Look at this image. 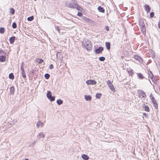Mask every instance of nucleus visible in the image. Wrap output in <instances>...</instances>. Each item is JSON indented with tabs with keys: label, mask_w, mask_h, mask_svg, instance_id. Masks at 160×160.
<instances>
[{
	"label": "nucleus",
	"mask_w": 160,
	"mask_h": 160,
	"mask_svg": "<svg viewBox=\"0 0 160 160\" xmlns=\"http://www.w3.org/2000/svg\"><path fill=\"white\" fill-rule=\"evenodd\" d=\"M31 73H32V74H34V70H32L31 71Z\"/></svg>",
	"instance_id": "8fccbe9b"
},
{
	"label": "nucleus",
	"mask_w": 160,
	"mask_h": 160,
	"mask_svg": "<svg viewBox=\"0 0 160 160\" xmlns=\"http://www.w3.org/2000/svg\"><path fill=\"white\" fill-rule=\"evenodd\" d=\"M14 76L13 73H10L9 74V78L10 79L13 80L14 78Z\"/></svg>",
	"instance_id": "bb28decb"
},
{
	"label": "nucleus",
	"mask_w": 160,
	"mask_h": 160,
	"mask_svg": "<svg viewBox=\"0 0 160 160\" xmlns=\"http://www.w3.org/2000/svg\"><path fill=\"white\" fill-rule=\"evenodd\" d=\"M134 58L135 59L138 61L140 63H141L143 62L142 58L141 57H140L139 56H138L137 55H135L134 56Z\"/></svg>",
	"instance_id": "1a4fd4ad"
},
{
	"label": "nucleus",
	"mask_w": 160,
	"mask_h": 160,
	"mask_svg": "<svg viewBox=\"0 0 160 160\" xmlns=\"http://www.w3.org/2000/svg\"><path fill=\"white\" fill-rule=\"evenodd\" d=\"M24 160H29V159L27 158H25Z\"/></svg>",
	"instance_id": "603ef678"
},
{
	"label": "nucleus",
	"mask_w": 160,
	"mask_h": 160,
	"mask_svg": "<svg viewBox=\"0 0 160 160\" xmlns=\"http://www.w3.org/2000/svg\"><path fill=\"white\" fill-rule=\"evenodd\" d=\"M107 84L110 88V89L114 92L115 91V89L111 81L110 80H108L107 82Z\"/></svg>",
	"instance_id": "39448f33"
},
{
	"label": "nucleus",
	"mask_w": 160,
	"mask_h": 160,
	"mask_svg": "<svg viewBox=\"0 0 160 160\" xmlns=\"http://www.w3.org/2000/svg\"><path fill=\"white\" fill-rule=\"evenodd\" d=\"M106 47L107 49L109 50L110 49V43L109 42H107L105 43Z\"/></svg>",
	"instance_id": "aec40b11"
},
{
	"label": "nucleus",
	"mask_w": 160,
	"mask_h": 160,
	"mask_svg": "<svg viewBox=\"0 0 160 160\" xmlns=\"http://www.w3.org/2000/svg\"><path fill=\"white\" fill-rule=\"evenodd\" d=\"M15 10L12 8H10V12L12 14H14L15 13Z\"/></svg>",
	"instance_id": "2f4dec72"
},
{
	"label": "nucleus",
	"mask_w": 160,
	"mask_h": 160,
	"mask_svg": "<svg viewBox=\"0 0 160 160\" xmlns=\"http://www.w3.org/2000/svg\"><path fill=\"white\" fill-rule=\"evenodd\" d=\"M36 142H33L32 144H31L30 145V146H31V147H33V145H34L35 144V143Z\"/></svg>",
	"instance_id": "c03bdc74"
},
{
	"label": "nucleus",
	"mask_w": 160,
	"mask_h": 160,
	"mask_svg": "<svg viewBox=\"0 0 160 160\" xmlns=\"http://www.w3.org/2000/svg\"><path fill=\"white\" fill-rule=\"evenodd\" d=\"M50 75L48 73H46L44 75V77L46 79H48L50 77Z\"/></svg>",
	"instance_id": "c756f323"
},
{
	"label": "nucleus",
	"mask_w": 160,
	"mask_h": 160,
	"mask_svg": "<svg viewBox=\"0 0 160 160\" xmlns=\"http://www.w3.org/2000/svg\"><path fill=\"white\" fill-rule=\"evenodd\" d=\"M143 116H144L146 117H147L148 116L147 114L145 113H143Z\"/></svg>",
	"instance_id": "49530a36"
},
{
	"label": "nucleus",
	"mask_w": 160,
	"mask_h": 160,
	"mask_svg": "<svg viewBox=\"0 0 160 160\" xmlns=\"http://www.w3.org/2000/svg\"><path fill=\"white\" fill-rule=\"evenodd\" d=\"M138 92L139 95V97L140 98L145 100V97L146 95L145 92L142 90H138Z\"/></svg>",
	"instance_id": "7ed1b4c3"
},
{
	"label": "nucleus",
	"mask_w": 160,
	"mask_h": 160,
	"mask_svg": "<svg viewBox=\"0 0 160 160\" xmlns=\"http://www.w3.org/2000/svg\"><path fill=\"white\" fill-rule=\"evenodd\" d=\"M5 60V57L3 55L0 56V61L2 62H4Z\"/></svg>",
	"instance_id": "393cba45"
},
{
	"label": "nucleus",
	"mask_w": 160,
	"mask_h": 160,
	"mask_svg": "<svg viewBox=\"0 0 160 160\" xmlns=\"http://www.w3.org/2000/svg\"><path fill=\"white\" fill-rule=\"evenodd\" d=\"M39 61L38 62V63L39 64H41L42 62H43L44 61L43 59H39Z\"/></svg>",
	"instance_id": "e433bc0d"
},
{
	"label": "nucleus",
	"mask_w": 160,
	"mask_h": 160,
	"mask_svg": "<svg viewBox=\"0 0 160 160\" xmlns=\"http://www.w3.org/2000/svg\"><path fill=\"white\" fill-rule=\"evenodd\" d=\"M52 93L51 92L48 91L47 94V97L48 98H49L52 96Z\"/></svg>",
	"instance_id": "4be33fe9"
},
{
	"label": "nucleus",
	"mask_w": 160,
	"mask_h": 160,
	"mask_svg": "<svg viewBox=\"0 0 160 160\" xmlns=\"http://www.w3.org/2000/svg\"><path fill=\"white\" fill-rule=\"evenodd\" d=\"M82 158L85 160H88L89 158V157L87 155L85 154L82 155Z\"/></svg>",
	"instance_id": "412c9836"
},
{
	"label": "nucleus",
	"mask_w": 160,
	"mask_h": 160,
	"mask_svg": "<svg viewBox=\"0 0 160 160\" xmlns=\"http://www.w3.org/2000/svg\"><path fill=\"white\" fill-rule=\"evenodd\" d=\"M99 60L101 61H103L105 59V58L104 57H101L99 58Z\"/></svg>",
	"instance_id": "f704fd0d"
},
{
	"label": "nucleus",
	"mask_w": 160,
	"mask_h": 160,
	"mask_svg": "<svg viewBox=\"0 0 160 160\" xmlns=\"http://www.w3.org/2000/svg\"><path fill=\"white\" fill-rule=\"evenodd\" d=\"M145 10L147 11V12H150L151 10V8L148 5H145L144 6Z\"/></svg>",
	"instance_id": "f8f14e48"
},
{
	"label": "nucleus",
	"mask_w": 160,
	"mask_h": 160,
	"mask_svg": "<svg viewBox=\"0 0 160 160\" xmlns=\"http://www.w3.org/2000/svg\"><path fill=\"white\" fill-rule=\"evenodd\" d=\"M5 32L4 29L3 28H0V33H3Z\"/></svg>",
	"instance_id": "72a5a7b5"
},
{
	"label": "nucleus",
	"mask_w": 160,
	"mask_h": 160,
	"mask_svg": "<svg viewBox=\"0 0 160 160\" xmlns=\"http://www.w3.org/2000/svg\"><path fill=\"white\" fill-rule=\"evenodd\" d=\"M138 78L140 79H142L144 78V77L142 75L141 73H138Z\"/></svg>",
	"instance_id": "7c9ffc66"
},
{
	"label": "nucleus",
	"mask_w": 160,
	"mask_h": 160,
	"mask_svg": "<svg viewBox=\"0 0 160 160\" xmlns=\"http://www.w3.org/2000/svg\"><path fill=\"white\" fill-rule=\"evenodd\" d=\"M56 56L57 58L59 59L60 60L62 61V55L61 52H58L56 54Z\"/></svg>",
	"instance_id": "6e6552de"
},
{
	"label": "nucleus",
	"mask_w": 160,
	"mask_h": 160,
	"mask_svg": "<svg viewBox=\"0 0 160 160\" xmlns=\"http://www.w3.org/2000/svg\"><path fill=\"white\" fill-rule=\"evenodd\" d=\"M140 30L142 32V33L145 35L146 34V31L145 26L140 27Z\"/></svg>",
	"instance_id": "9d476101"
},
{
	"label": "nucleus",
	"mask_w": 160,
	"mask_h": 160,
	"mask_svg": "<svg viewBox=\"0 0 160 160\" xmlns=\"http://www.w3.org/2000/svg\"><path fill=\"white\" fill-rule=\"evenodd\" d=\"M77 15L79 16H80V17H81V16H82V12H78V14H77Z\"/></svg>",
	"instance_id": "ea45409f"
},
{
	"label": "nucleus",
	"mask_w": 160,
	"mask_h": 160,
	"mask_svg": "<svg viewBox=\"0 0 160 160\" xmlns=\"http://www.w3.org/2000/svg\"><path fill=\"white\" fill-rule=\"evenodd\" d=\"M85 99L87 101H90L91 100L92 97L90 95H86L84 96Z\"/></svg>",
	"instance_id": "a211bd4d"
},
{
	"label": "nucleus",
	"mask_w": 160,
	"mask_h": 160,
	"mask_svg": "<svg viewBox=\"0 0 160 160\" xmlns=\"http://www.w3.org/2000/svg\"><path fill=\"white\" fill-rule=\"evenodd\" d=\"M150 97L153 104H155V103H156L157 102L152 94H151V95L150 96Z\"/></svg>",
	"instance_id": "4468645a"
},
{
	"label": "nucleus",
	"mask_w": 160,
	"mask_h": 160,
	"mask_svg": "<svg viewBox=\"0 0 160 160\" xmlns=\"http://www.w3.org/2000/svg\"><path fill=\"white\" fill-rule=\"evenodd\" d=\"M128 74H129V75H131L132 76V75L133 74V73L132 72V71H128Z\"/></svg>",
	"instance_id": "58836bf2"
},
{
	"label": "nucleus",
	"mask_w": 160,
	"mask_h": 160,
	"mask_svg": "<svg viewBox=\"0 0 160 160\" xmlns=\"http://www.w3.org/2000/svg\"><path fill=\"white\" fill-rule=\"evenodd\" d=\"M82 46L88 50H91L92 48L91 42L88 39L85 40L82 42Z\"/></svg>",
	"instance_id": "f03ea898"
},
{
	"label": "nucleus",
	"mask_w": 160,
	"mask_h": 160,
	"mask_svg": "<svg viewBox=\"0 0 160 160\" xmlns=\"http://www.w3.org/2000/svg\"><path fill=\"white\" fill-rule=\"evenodd\" d=\"M86 83L88 85H93L96 84L97 82L94 80L90 79L87 80Z\"/></svg>",
	"instance_id": "423d86ee"
},
{
	"label": "nucleus",
	"mask_w": 160,
	"mask_h": 160,
	"mask_svg": "<svg viewBox=\"0 0 160 160\" xmlns=\"http://www.w3.org/2000/svg\"><path fill=\"white\" fill-rule=\"evenodd\" d=\"M12 27L13 28H16L17 27L16 23L15 22H13L12 24Z\"/></svg>",
	"instance_id": "473e14b6"
},
{
	"label": "nucleus",
	"mask_w": 160,
	"mask_h": 160,
	"mask_svg": "<svg viewBox=\"0 0 160 160\" xmlns=\"http://www.w3.org/2000/svg\"><path fill=\"white\" fill-rule=\"evenodd\" d=\"M67 6L71 8H76L78 10H79L80 8V7L78 4L77 2L74 0L71 1L67 3Z\"/></svg>",
	"instance_id": "f257e3e1"
},
{
	"label": "nucleus",
	"mask_w": 160,
	"mask_h": 160,
	"mask_svg": "<svg viewBox=\"0 0 160 160\" xmlns=\"http://www.w3.org/2000/svg\"><path fill=\"white\" fill-rule=\"evenodd\" d=\"M53 68V65L52 64H51L50 65L49 68L50 69H52Z\"/></svg>",
	"instance_id": "37998d69"
},
{
	"label": "nucleus",
	"mask_w": 160,
	"mask_h": 160,
	"mask_svg": "<svg viewBox=\"0 0 160 160\" xmlns=\"http://www.w3.org/2000/svg\"><path fill=\"white\" fill-rule=\"evenodd\" d=\"M3 52V51L1 49L0 50V53H1V52Z\"/></svg>",
	"instance_id": "3c124183"
},
{
	"label": "nucleus",
	"mask_w": 160,
	"mask_h": 160,
	"mask_svg": "<svg viewBox=\"0 0 160 160\" xmlns=\"http://www.w3.org/2000/svg\"><path fill=\"white\" fill-rule=\"evenodd\" d=\"M154 105L155 108L156 109H158V106L157 105V102L155 103V104H153Z\"/></svg>",
	"instance_id": "79ce46f5"
},
{
	"label": "nucleus",
	"mask_w": 160,
	"mask_h": 160,
	"mask_svg": "<svg viewBox=\"0 0 160 160\" xmlns=\"http://www.w3.org/2000/svg\"><path fill=\"white\" fill-rule=\"evenodd\" d=\"M10 95H14L15 91L14 88L13 86H12L10 88Z\"/></svg>",
	"instance_id": "dca6fc26"
},
{
	"label": "nucleus",
	"mask_w": 160,
	"mask_h": 160,
	"mask_svg": "<svg viewBox=\"0 0 160 160\" xmlns=\"http://www.w3.org/2000/svg\"><path fill=\"white\" fill-rule=\"evenodd\" d=\"M50 160H53V159H50Z\"/></svg>",
	"instance_id": "864d4df0"
},
{
	"label": "nucleus",
	"mask_w": 160,
	"mask_h": 160,
	"mask_svg": "<svg viewBox=\"0 0 160 160\" xmlns=\"http://www.w3.org/2000/svg\"><path fill=\"white\" fill-rule=\"evenodd\" d=\"M102 95L101 93H97L96 95V97L97 98L99 99L100 98Z\"/></svg>",
	"instance_id": "c85d7f7f"
},
{
	"label": "nucleus",
	"mask_w": 160,
	"mask_h": 160,
	"mask_svg": "<svg viewBox=\"0 0 160 160\" xmlns=\"http://www.w3.org/2000/svg\"><path fill=\"white\" fill-rule=\"evenodd\" d=\"M36 125L37 127H39L40 126L42 127L43 126V124L42 122L39 121L37 122Z\"/></svg>",
	"instance_id": "5701e85b"
},
{
	"label": "nucleus",
	"mask_w": 160,
	"mask_h": 160,
	"mask_svg": "<svg viewBox=\"0 0 160 160\" xmlns=\"http://www.w3.org/2000/svg\"><path fill=\"white\" fill-rule=\"evenodd\" d=\"M55 29L56 30H57L58 32H60V29L59 28L58 26L55 27Z\"/></svg>",
	"instance_id": "a19ab883"
},
{
	"label": "nucleus",
	"mask_w": 160,
	"mask_h": 160,
	"mask_svg": "<svg viewBox=\"0 0 160 160\" xmlns=\"http://www.w3.org/2000/svg\"><path fill=\"white\" fill-rule=\"evenodd\" d=\"M23 62H22L20 66V68L21 70V73L22 77L24 78V79H25V78H26V75L24 69L23 68Z\"/></svg>",
	"instance_id": "20e7f679"
},
{
	"label": "nucleus",
	"mask_w": 160,
	"mask_h": 160,
	"mask_svg": "<svg viewBox=\"0 0 160 160\" xmlns=\"http://www.w3.org/2000/svg\"><path fill=\"white\" fill-rule=\"evenodd\" d=\"M85 19H84L86 21H88L89 20V19L88 18H87L86 17H84Z\"/></svg>",
	"instance_id": "a18cd8bd"
},
{
	"label": "nucleus",
	"mask_w": 160,
	"mask_h": 160,
	"mask_svg": "<svg viewBox=\"0 0 160 160\" xmlns=\"http://www.w3.org/2000/svg\"><path fill=\"white\" fill-rule=\"evenodd\" d=\"M34 19V17L32 16L31 17H29L27 18V20L29 21H31Z\"/></svg>",
	"instance_id": "cd10ccee"
},
{
	"label": "nucleus",
	"mask_w": 160,
	"mask_h": 160,
	"mask_svg": "<svg viewBox=\"0 0 160 160\" xmlns=\"http://www.w3.org/2000/svg\"><path fill=\"white\" fill-rule=\"evenodd\" d=\"M154 13L153 12H151L150 14V17L152 18L154 17Z\"/></svg>",
	"instance_id": "4c0bfd02"
},
{
	"label": "nucleus",
	"mask_w": 160,
	"mask_h": 160,
	"mask_svg": "<svg viewBox=\"0 0 160 160\" xmlns=\"http://www.w3.org/2000/svg\"><path fill=\"white\" fill-rule=\"evenodd\" d=\"M45 137L44 134L42 132H40L38 133L37 135V138L38 139H40L42 137L44 138Z\"/></svg>",
	"instance_id": "f3484780"
},
{
	"label": "nucleus",
	"mask_w": 160,
	"mask_h": 160,
	"mask_svg": "<svg viewBox=\"0 0 160 160\" xmlns=\"http://www.w3.org/2000/svg\"><path fill=\"white\" fill-rule=\"evenodd\" d=\"M57 103L58 105H60L63 103V101L60 99H58L57 100Z\"/></svg>",
	"instance_id": "b1692460"
},
{
	"label": "nucleus",
	"mask_w": 160,
	"mask_h": 160,
	"mask_svg": "<svg viewBox=\"0 0 160 160\" xmlns=\"http://www.w3.org/2000/svg\"><path fill=\"white\" fill-rule=\"evenodd\" d=\"M106 30H107V31H109V27L108 26H107L106 27Z\"/></svg>",
	"instance_id": "09e8293b"
},
{
	"label": "nucleus",
	"mask_w": 160,
	"mask_h": 160,
	"mask_svg": "<svg viewBox=\"0 0 160 160\" xmlns=\"http://www.w3.org/2000/svg\"><path fill=\"white\" fill-rule=\"evenodd\" d=\"M158 28H160V21H159V22H158Z\"/></svg>",
	"instance_id": "de8ad7c7"
},
{
	"label": "nucleus",
	"mask_w": 160,
	"mask_h": 160,
	"mask_svg": "<svg viewBox=\"0 0 160 160\" xmlns=\"http://www.w3.org/2000/svg\"><path fill=\"white\" fill-rule=\"evenodd\" d=\"M148 73L149 77L152 79V81H153L155 80V78H154V76L151 71H148Z\"/></svg>",
	"instance_id": "ddd939ff"
},
{
	"label": "nucleus",
	"mask_w": 160,
	"mask_h": 160,
	"mask_svg": "<svg viewBox=\"0 0 160 160\" xmlns=\"http://www.w3.org/2000/svg\"><path fill=\"white\" fill-rule=\"evenodd\" d=\"M55 97L54 96H52L51 97H50V98H48L49 99L50 101H54L55 100Z\"/></svg>",
	"instance_id": "c9c22d12"
},
{
	"label": "nucleus",
	"mask_w": 160,
	"mask_h": 160,
	"mask_svg": "<svg viewBox=\"0 0 160 160\" xmlns=\"http://www.w3.org/2000/svg\"><path fill=\"white\" fill-rule=\"evenodd\" d=\"M16 37L15 36H12L10 37L9 38V41L11 44H13L15 40Z\"/></svg>",
	"instance_id": "2eb2a0df"
},
{
	"label": "nucleus",
	"mask_w": 160,
	"mask_h": 160,
	"mask_svg": "<svg viewBox=\"0 0 160 160\" xmlns=\"http://www.w3.org/2000/svg\"><path fill=\"white\" fill-rule=\"evenodd\" d=\"M139 24L140 27L145 26L144 21L143 19L141 18L139 19Z\"/></svg>",
	"instance_id": "9b49d317"
},
{
	"label": "nucleus",
	"mask_w": 160,
	"mask_h": 160,
	"mask_svg": "<svg viewBox=\"0 0 160 160\" xmlns=\"http://www.w3.org/2000/svg\"><path fill=\"white\" fill-rule=\"evenodd\" d=\"M143 109L145 111L148 112H149L150 111L149 108L146 105H145L144 107H143Z\"/></svg>",
	"instance_id": "a878e982"
},
{
	"label": "nucleus",
	"mask_w": 160,
	"mask_h": 160,
	"mask_svg": "<svg viewBox=\"0 0 160 160\" xmlns=\"http://www.w3.org/2000/svg\"><path fill=\"white\" fill-rule=\"evenodd\" d=\"M98 11L100 12L104 13L105 12V10L101 6L98 7Z\"/></svg>",
	"instance_id": "6ab92c4d"
},
{
	"label": "nucleus",
	"mask_w": 160,
	"mask_h": 160,
	"mask_svg": "<svg viewBox=\"0 0 160 160\" xmlns=\"http://www.w3.org/2000/svg\"><path fill=\"white\" fill-rule=\"evenodd\" d=\"M103 50V48L102 47H99L98 48L95 50V53L96 54H99Z\"/></svg>",
	"instance_id": "0eeeda50"
}]
</instances>
